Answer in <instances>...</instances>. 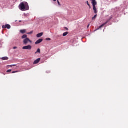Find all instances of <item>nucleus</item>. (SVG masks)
<instances>
[{
    "mask_svg": "<svg viewBox=\"0 0 128 128\" xmlns=\"http://www.w3.org/2000/svg\"><path fill=\"white\" fill-rule=\"evenodd\" d=\"M19 8L22 12H26V10H30V6H28V4L26 2H22L19 6Z\"/></svg>",
    "mask_w": 128,
    "mask_h": 128,
    "instance_id": "f257e3e1",
    "label": "nucleus"
},
{
    "mask_svg": "<svg viewBox=\"0 0 128 128\" xmlns=\"http://www.w3.org/2000/svg\"><path fill=\"white\" fill-rule=\"evenodd\" d=\"M92 1V4L93 6V10L94 12V14H98V9L96 8L98 2L96 0H91Z\"/></svg>",
    "mask_w": 128,
    "mask_h": 128,
    "instance_id": "f03ea898",
    "label": "nucleus"
},
{
    "mask_svg": "<svg viewBox=\"0 0 128 128\" xmlns=\"http://www.w3.org/2000/svg\"><path fill=\"white\" fill-rule=\"evenodd\" d=\"M92 1V4L93 6V10L94 12V14H98V9L96 8L98 2L96 0H91Z\"/></svg>",
    "mask_w": 128,
    "mask_h": 128,
    "instance_id": "7ed1b4c3",
    "label": "nucleus"
},
{
    "mask_svg": "<svg viewBox=\"0 0 128 128\" xmlns=\"http://www.w3.org/2000/svg\"><path fill=\"white\" fill-rule=\"evenodd\" d=\"M23 42H24V44H28V42H30V44H32V40H30V38H26V39H24V40Z\"/></svg>",
    "mask_w": 128,
    "mask_h": 128,
    "instance_id": "20e7f679",
    "label": "nucleus"
},
{
    "mask_svg": "<svg viewBox=\"0 0 128 128\" xmlns=\"http://www.w3.org/2000/svg\"><path fill=\"white\" fill-rule=\"evenodd\" d=\"M32 46L28 45V46H25L22 48V50H32Z\"/></svg>",
    "mask_w": 128,
    "mask_h": 128,
    "instance_id": "39448f33",
    "label": "nucleus"
},
{
    "mask_svg": "<svg viewBox=\"0 0 128 128\" xmlns=\"http://www.w3.org/2000/svg\"><path fill=\"white\" fill-rule=\"evenodd\" d=\"M2 28H8V30H10V24H6L2 26Z\"/></svg>",
    "mask_w": 128,
    "mask_h": 128,
    "instance_id": "423d86ee",
    "label": "nucleus"
},
{
    "mask_svg": "<svg viewBox=\"0 0 128 128\" xmlns=\"http://www.w3.org/2000/svg\"><path fill=\"white\" fill-rule=\"evenodd\" d=\"M42 40H44L42 39H40V40H37L36 42V44H40L41 42H42Z\"/></svg>",
    "mask_w": 128,
    "mask_h": 128,
    "instance_id": "0eeeda50",
    "label": "nucleus"
},
{
    "mask_svg": "<svg viewBox=\"0 0 128 128\" xmlns=\"http://www.w3.org/2000/svg\"><path fill=\"white\" fill-rule=\"evenodd\" d=\"M40 62V58H39L37 59L34 62V64H38Z\"/></svg>",
    "mask_w": 128,
    "mask_h": 128,
    "instance_id": "6e6552de",
    "label": "nucleus"
},
{
    "mask_svg": "<svg viewBox=\"0 0 128 128\" xmlns=\"http://www.w3.org/2000/svg\"><path fill=\"white\" fill-rule=\"evenodd\" d=\"M108 21H107L106 23H104L103 24H102V26H100L99 27V28L96 30H100V28H104V26H106V24H108Z\"/></svg>",
    "mask_w": 128,
    "mask_h": 128,
    "instance_id": "1a4fd4ad",
    "label": "nucleus"
},
{
    "mask_svg": "<svg viewBox=\"0 0 128 128\" xmlns=\"http://www.w3.org/2000/svg\"><path fill=\"white\" fill-rule=\"evenodd\" d=\"M42 36H44V33L42 32V33H40V34H38L36 35V36L38 38H42Z\"/></svg>",
    "mask_w": 128,
    "mask_h": 128,
    "instance_id": "9d476101",
    "label": "nucleus"
},
{
    "mask_svg": "<svg viewBox=\"0 0 128 128\" xmlns=\"http://www.w3.org/2000/svg\"><path fill=\"white\" fill-rule=\"evenodd\" d=\"M22 40H24V38H28V35L26 34H24L22 36Z\"/></svg>",
    "mask_w": 128,
    "mask_h": 128,
    "instance_id": "9b49d317",
    "label": "nucleus"
},
{
    "mask_svg": "<svg viewBox=\"0 0 128 128\" xmlns=\"http://www.w3.org/2000/svg\"><path fill=\"white\" fill-rule=\"evenodd\" d=\"M26 30H20V32H21V34H26Z\"/></svg>",
    "mask_w": 128,
    "mask_h": 128,
    "instance_id": "f8f14e48",
    "label": "nucleus"
},
{
    "mask_svg": "<svg viewBox=\"0 0 128 128\" xmlns=\"http://www.w3.org/2000/svg\"><path fill=\"white\" fill-rule=\"evenodd\" d=\"M2 60H8V57H3L2 58Z\"/></svg>",
    "mask_w": 128,
    "mask_h": 128,
    "instance_id": "ddd939ff",
    "label": "nucleus"
},
{
    "mask_svg": "<svg viewBox=\"0 0 128 128\" xmlns=\"http://www.w3.org/2000/svg\"><path fill=\"white\" fill-rule=\"evenodd\" d=\"M96 16H98V15H95L92 18V20H96Z\"/></svg>",
    "mask_w": 128,
    "mask_h": 128,
    "instance_id": "4468645a",
    "label": "nucleus"
},
{
    "mask_svg": "<svg viewBox=\"0 0 128 128\" xmlns=\"http://www.w3.org/2000/svg\"><path fill=\"white\" fill-rule=\"evenodd\" d=\"M68 34V32H66L63 34V36H66V35Z\"/></svg>",
    "mask_w": 128,
    "mask_h": 128,
    "instance_id": "2eb2a0df",
    "label": "nucleus"
},
{
    "mask_svg": "<svg viewBox=\"0 0 128 128\" xmlns=\"http://www.w3.org/2000/svg\"><path fill=\"white\" fill-rule=\"evenodd\" d=\"M38 53L40 54V48L38 49V50H37L36 52V54H38Z\"/></svg>",
    "mask_w": 128,
    "mask_h": 128,
    "instance_id": "dca6fc26",
    "label": "nucleus"
},
{
    "mask_svg": "<svg viewBox=\"0 0 128 128\" xmlns=\"http://www.w3.org/2000/svg\"><path fill=\"white\" fill-rule=\"evenodd\" d=\"M33 33H34V31H32L30 32L27 33V34H32Z\"/></svg>",
    "mask_w": 128,
    "mask_h": 128,
    "instance_id": "f3484780",
    "label": "nucleus"
},
{
    "mask_svg": "<svg viewBox=\"0 0 128 128\" xmlns=\"http://www.w3.org/2000/svg\"><path fill=\"white\" fill-rule=\"evenodd\" d=\"M86 4H87L88 6L90 8H91L90 5V4L88 3V1L86 2Z\"/></svg>",
    "mask_w": 128,
    "mask_h": 128,
    "instance_id": "a211bd4d",
    "label": "nucleus"
},
{
    "mask_svg": "<svg viewBox=\"0 0 128 128\" xmlns=\"http://www.w3.org/2000/svg\"><path fill=\"white\" fill-rule=\"evenodd\" d=\"M16 66V64L9 66H10L11 68H12V66Z\"/></svg>",
    "mask_w": 128,
    "mask_h": 128,
    "instance_id": "6ab92c4d",
    "label": "nucleus"
},
{
    "mask_svg": "<svg viewBox=\"0 0 128 128\" xmlns=\"http://www.w3.org/2000/svg\"><path fill=\"white\" fill-rule=\"evenodd\" d=\"M57 2H58V6H60V1L58 0Z\"/></svg>",
    "mask_w": 128,
    "mask_h": 128,
    "instance_id": "aec40b11",
    "label": "nucleus"
},
{
    "mask_svg": "<svg viewBox=\"0 0 128 128\" xmlns=\"http://www.w3.org/2000/svg\"><path fill=\"white\" fill-rule=\"evenodd\" d=\"M46 40L50 41V40H51L50 38H46Z\"/></svg>",
    "mask_w": 128,
    "mask_h": 128,
    "instance_id": "412c9836",
    "label": "nucleus"
},
{
    "mask_svg": "<svg viewBox=\"0 0 128 128\" xmlns=\"http://www.w3.org/2000/svg\"><path fill=\"white\" fill-rule=\"evenodd\" d=\"M16 72H18V71H16V72H12V74H16Z\"/></svg>",
    "mask_w": 128,
    "mask_h": 128,
    "instance_id": "4be33fe9",
    "label": "nucleus"
},
{
    "mask_svg": "<svg viewBox=\"0 0 128 128\" xmlns=\"http://www.w3.org/2000/svg\"><path fill=\"white\" fill-rule=\"evenodd\" d=\"M12 72V70H9L7 71V72Z\"/></svg>",
    "mask_w": 128,
    "mask_h": 128,
    "instance_id": "5701e85b",
    "label": "nucleus"
},
{
    "mask_svg": "<svg viewBox=\"0 0 128 128\" xmlns=\"http://www.w3.org/2000/svg\"><path fill=\"white\" fill-rule=\"evenodd\" d=\"M16 48H18V47H16V46H15V47L13 48L14 50H16Z\"/></svg>",
    "mask_w": 128,
    "mask_h": 128,
    "instance_id": "b1692460",
    "label": "nucleus"
},
{
    "mask_svg": "<svg viewBox=\"0 0 128 128\" xmlns=\"http://www.w3.org/2000/svg\"><path fill=\"white\" fill-rule=\"evenodd\" d=\"M66 28V30H68V28Z\"/></svg>",
    "mask_w": 128,
    "mask_h": 128,
    "instance_id": "393cba45",
    "label": "nucleus"
},
{
    "mask_svg": "<svg viewBox=\"0 0 128 128\" xmlns=\"http://www.w3.org/2000/svg\"><path fill=\"white\" fill-rule=\"evenodd\" d=\"M88 28H90V24H88Z\"/></svg>",
    "mask_w": 128,
    "mask_h": 128,
    "instance_id": "a878e982",
    "label": "nucleus"
},
{
    "mask_svg": "<svg viewBox=\"0 0 128 128\" xmlns=\"http://www.w3.org/2000/svg\"><path fill=\"white\" fill-rule=\"evenodd\" d=\"M54 2H56V0H53Z\"/></svg>",
    "mask_w": 128,
    "mask_h": 128,
    "instance_id": "bb28decb",
    "label": "nucleus"
},
{
    "mask_svg": "<svg viewBox=\"0 0 128 128\" xmlns=\"http://www.w3.org/2000/svg\"><path fill=\"white\" fill-rule=\"evenodd\" d=\"M20 22H22V20H20Z\"/></svg>",
    "mask_w": 128,
    "mask_h": 128,
    "instance_id": "cd10ccee",
    "label": "nucleus"
},
{
    "mask_svg": "<svg viewBox=\"0 0 128 128\" xmlns=\"http://www.w3.org/2000/svg\"><path fill=\"white\" fill-rule=\"evenodd\" d=\"M94 32H96V30H95Z\"/></svg>",
    "mask_w": 128,
    "mask_h": 128,
    "instance_id": "c85d7f7f",
    "label": "nucleus"
}]
</instances>
